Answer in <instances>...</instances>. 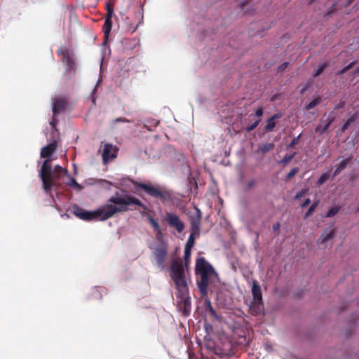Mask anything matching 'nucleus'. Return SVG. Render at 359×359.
Returning <instances> with one entry per match:
<instances>
[{
  "instance_id": "nucleus-1",
  "label": "nucleus",
  "mask_w": 359,
  "mask_h": 359,
  "mask_svg": "<svg viewBox=\"0 0 359 359\" xmlns=\"http://www.w3.org/2000/svg\"><path fill=\"white\" fill-rule=\"evenodd\" d=\"M111 204L104 205L94 210H86L79 205L73 206V212L79 218L86 221H104L111 217L114 214L128 210L142 208L146 209L142 202L127 194H116L109 199Z\"/></svg>"
},
{
  "instance_id": "nucleus-2",
  "label": "nucleus",
  "mask_w": 359,
  "mask_h": 359,
  "mask_svg": "<svg viewBox=\"0 0 359 359\" xmlns=\"http://www.w3.org/2000/svg\"><path fill=\"white\" fill-rule=\"evenodd\" d=\"M195 271L196 273L200 276V279L197 280L199 292L202 296H205L208 294L209 280L217 276V273L203 257L196 259Z\"/></svg>"
},
{
  "instance_id": "nucleus-3",
  "label": "nucleus",
  "mask_w": 359,
  "mask_h": 359,
  "mask_svg": "<svg viewBox=\"0 0 359 359\" xmlns=\"http://www.w3.org/2000/svg\"><path fill=\"white\" fill-rule=\"evenodd\" d=\"M170 276L178 292L185 294L189 289L185 269L181 259H172L170 266Z\"/></svg>"
},
{
  "instance_id": "nucleus-4",
  "label": "nucleus",
  "mask_w": 359,
  "mask_h": 359,
  "mask_svg": "<svg viewBox=\"0 0 359 359\" xmlns=\"http://www.w3.org/2000/svg\"><path fill=\"white\" fill-rule=\"evenodd\" d=\"M154 232L156 234V238L159 241V244L154 248V255L158 266L163 270L165 268V261L168 256V243L163 240V235L160 226H153Z\"/></svg>"
},
{
  "instance_id": "nucleus-5",
  "label": "nucleus",
  "mask_w": 359,
  "mask_h": 359,
  "mask_svg": "<svg viewBox=\"0 0 359 359\" xmlns=\"http://www.w3.org/2000/svg\"><path fill=\"white\" fill-rule=\"evenodd\" d=\"M39 176L42 180L43 188L46 193L50 192L54 184V177L50 164V159H46L39 170Z\"/></svg>"
},
{
  "instance_id": "nucleus-6",
  "label": "nucleus",
  "mask_w": 359,
  "mask_h": 359,
  "mask_svg": "<svg viewBox=\"0 0 359 359\" xmlns=\"http://www.w3.org/2000/svg\"><path fill=\"white\" fill-rule=\"evenodd\" d=\"M57 54L61 57L62 61L66 65V72H75V55L67 47L62 46L57 50Z\"/></svg>"
},
{
  "instance_id": "nucleus-7",
  "label": "nucleus",
  "mask_w": 359,
  "mask_h": 359,
  "mask_svg": "<svg viewBox=\"0 0 359 359\" xmlns=\"http://www.w3.org/2000/svg\"><path fill=\"white\" fill-rule=\"evenodd\" d=\"M57 54L61 57L62 61L66 65V72H75V55L67 47L62 46L57 50Z\"/></svg>"
},
{
  "instance_id": "nucleus-8",
  "label": "nucleus",
  "mask_w": 359,
  "mask_h": 359,
  "mask_svg": "<svg viewBox=\"0 0 359 359\" xmlns=\"http://www.w3.org/2000/svg\"><path fill=\"white\" fill-rule=\"evenodd\" d=\"M57 54L61 57L62 61L66 65V72H75V55L67 47L62 46L57 50Z\"/></svg>"
},
{
  "instance_id": "nucleus-9",
  "label": "nucleus",
  "mask_w": 359,
  "mask_h": 359,
  "mask_svg": "<svg viewBox=\"0 0 359 359\" xmlns=\"http://www.w3.org/2000/svg\"><path fill=\"white\" fill-rule=\"evenodd\" d=\"M177 297L180 299L177 303L180 311L184 316H189L191 308L189 289H187V292L185 294H182L181 292H177Z\"/></svg>"
},
{
  "instance_id": "nucleus-10",
  "label": "nucleus",
  "mask_w": 359,
  "mask_h": 359,
  "mask_svg": "<svg viewBox=\"0 0 359 359\" xmlns=\"http://www.w3.org/2000/svg\"><path fill=\"white\" fill-rule=\"evenodd\" d=\"M118 151V148L112 144L107 143L104 145L102 151V160L104 164L108 163L109 161H113L116 158Z\"/></svg>"
},
{
  "instance_id": "nucleus-11",
  "label": "nucleus",
  "mask_w": 359,
  "mask_h": 359,
  "mask_svg": "<svg viewBox=\"0 0 359 359\" xmlns=\"http://www.w3.org/2000/svg\"><path fill=\"white\" fill-rule=\"evenodd\" d=\"M67 105V100L65 98L56 97L54 100L53 106V121H50V125L53 128L55 127V117L65 110Z\"/></svg>"
},
{
  "instance_id": "nucleus-12",
  "label": "nucleus",
  "mask_w": 359,
  "mask_h": 359,
  "mask_svg": "<svg viewBox=\"0 0 359 359\" xmlns=\"http://www.w3.org/2000/svg\"><path fill=\"white\" fill-rule=\"evenodd\" d=\"M161 221L167 224H183L177 215L168 212L162 216Z\"/></svg>"
},
{
  "instance_id": "nucleus-13",
  "label": "nucleus",
  "mask_w": 359,
  "mask_h": 359,
  "mask_svg": "<svg viewBox=\"0 0 359 359\" xmlns=\"http://www.w3.org/2000/svg\"><path fill=\"white\" fill-rule=\"evenodd\" d=\"M57 148V143L52 142L43 147L41 151V157L46 159H50L52 154L55 152Z\"/></svg>"
},
{
  "instance_id": "nucleus-14",
  "label": "nucleus",
  "mask_w": 359,
  "mask_h": 359,
  "mask_svg": "<svg viewBox=\"0 0 359 359\" xmlns=\"http://www.w3.org/2000/svg\"><path fill=\"white\" fill-rule=\"evenodd\" d=\"M236 346L233 344V343L230 341H227L223 345V348L222 349V352L217 353L218 355H225V356H231L235 353Z\"/></svg>"
},
{
  "instance_id": "nucleus-15",
  "label": "nucleus",
  "mask_w": 359,
  "mask_h": 359,
  "mask_svg": "<svg viewBox=\"0 0 359 359\" xmlns=\"http://www.w3.org/2000/svg\"><path fill=\"white\" fill-rule=\"evenodd\" d=\"M171 193L165 188L160 187L154 198L159 200L162 203H166L171 201Z\"/></svg>"
},
{
  "instance_id": "nucleus-16",
  "label": "nucleus",
  "mask_w": 359,
  "mask_h": 359,
  "mask_svg": "<svg viewBox=\"0 0 359 359\" xmlns=\"http://www.w3.org/2000/svg\"><path fill=\"white\" fill-rule=\"evenodd\" d=\"M138 187H140L142 190H144L148 195L153 198H155V196L157 194V192L159 191L160 189L159 187L149 185L144 183L138 184Z\"/></svg>"
},
{
  "instance_id": "nucleus-17",
  "label": "nucleus",
  "mask_w": 359,
  "mask_h": 359,
  "mask_svg": "<svg viewBox=\"0 0 359 359\" xmlns=\"http://www.w3.org/2000/svg\"><path fill=\"white\" fill-rule=\"evenodd\" d=\"M191 233L189 236V238L185 245V248H192L194 245L195 243V235H199V226H191Z\"/></svg>"
},
{
  "instance_id": "nucleus-18",
  "label": "nucleus",
  "mask_w": 359,
  "mask_h": 359,
  "mask_svg": "<svg viewBox=\"0 0 359 359\" xmlns=\"http://www.w3.org/2000/svg\"><path fill=\"white\" fill-rule=\"evenodd\" d=\"M249 310L253 316L259 314L263 310V302L253 300L250 305Z\"/></svg>"
},
{
  "instance_id": "nucleus-19",
  "label": "nucleus",
  "mask_w": 359,
  "mask_h": 359,
  "mask_svg": "<svg viewBox=\"0 0 359 359\" xmlns=\"http://www.w3.org/2000/svg\"><path fill=\"white\" fill-rule=\"evenodd\" d=\"M335 234L334 230L330 228L326 229V230L323 233L320 238L318 239V243L320 244H324L330 239H332Z\"/></svg>"
},
{
  "instance_id": "nucleus-20",
  "label": "nucleus",
  "mask_w": 359,
  "mask_h": 359,
  "mask_svg": "<svg viewBox=\"0 0 359 359\" xmlns=\"http://www.w3.org/2000/svg\"><path fill=\"white\" fill-rule=\"evenodd\" d=\"M252 296H253V300H255L257 302V301L263 302L262 290H261L260 286L258 285V283L256 280H255L253 282L252 287Z\"/></svg>"
},
{
  "instance_id": "nucleus-21",
  "label": "nucleus",
  "mask_w": 359,
  "mask_h": 359,
  "mask_svg": "<svg viewBox=\"0 0 359 359\" xmlns=\"http://www.w3.org/2000/svg\"><path fill=\"white\" fill-rule=\"evenodd\" d=\"M282 117V114L280 113L276 114L270 117L267 121L266 125L265 126L266 131H272L276 126L275 120L278 119Z\"/></svg>"
},
{
  "instance_id": "nucleus-22",
  "label": "nucleus",
  "mask_w": 359,
  "mask_h": 359,
  "mask_svg": "<svg viewBox=\"0 0 359 359\" xmlns=\"http://www.w3.org/2000/svg\"><path fill=\"white\" fill-rule=\"evenodd\" d=\"M351 157H348L341 161L333 173V177L339 174L343 170H344L347 165L351 162Z\"/></svg>"
},
{
  "instance_id": "nucleus-23",
  "label": "nucleus",
  "mask_w": 359,
  "mask_h": 359,
  "mask_svg": "<svg viewBox=\"0 0 359 359\" xmlns=\"http://www.w3.org/2000/svg\"><path fill=\"white\" fill-rule=\"evenodd\" d=\"M334 117L329 116L325 121L326 123L325 124V126H323V127H321L320 126H317L316 128V131L318 132L320 134L325 133L329 128L330 126L334 122Z\"/></svg>"
},
{
  "instance_id": "nucleus-24",
  "label": "nucleus",
  "mask_w": 359,
  "mask_h": 359,
  "mask_svg": "<svg viewBox=\"0 0 359 359\" xmlns=\"http://www.w3.org/2000/svg\"><path fill=\"white\" fill-rule=\"evenodd\" d=\"M111 27H112L111 18H105L104 23L102 27V31L104 34V38L106 39L108 38V36L111 32Z\"/></svg>"
},
{
  "instance_id": "nucleus-25",
  "label": "nucleus",
  "mask_w": 359,
  "mask_h": 359,
  "mask_svg": "<svg viewBox=\"0 0 359 359\" xmlns=\"http://www.w3.org/2000/svg\"><path fill=\"white\" fill-rule=\"evenodd\" d=\"M67 170L64 169L62 167H61L59 165H57L54 167L53 170V174L54 177V180H57L62 175H67Z\"/></svg>"
},
{
  "instance_id": "nucleus-26",
  "label": "nucleus",
  "mask_w": 359,
  "mask_h": 359,
  "mask_svg": "<svg viewBox=\"0 0 359 359\" xmlns=\"http://www.w3.org/2000/svg\"><path fill=\"white\" fill-rule=\"evenodd\" d=\"M67 184L73 189L76 190L78 191H80L83 189V187L79 184L76 182V180L73 177H69V182H67Z\"/></svg>"
},
{
  "instance_id": "nucleus-27",
  "label": "nucleus",
  "mask_w": 359,
  "mask_h": 359,
  "mask_svg": "<svg viewBox=\"0 0 359 359\" xmlns=\"http://www.w3.org/2000/svg\"><path fill=\"white\" fill-rule=\"evenodd\" d=\"M329 65H330V64L328 62H324V63L320 64L318 67V69L315 71V72L313 74V77H317L319 75H320L323 72V71L327 67H329Z\"/></svg>"
},
{
  "instance_id": "nucleus-28",
  "label": "nucleus",
  "mask_w": 359,
  "mask_h": 359,
  "mask_svg": "<svg viewBox=\"0 0 359 359\" xmlns=\"http://www.w3.org/2000/svg\"><path fill=\"white\" fill-rule=\"evenodd\" d=\"M320 102H321V98L318 97L314 99L313 100H312L311 102H310L305 107V109L306 110H310V109H313V107H315L316 106L318 105Z\"/></svg>"
},
{
  "instance_id": "nucleus-29",
  "label": "nucleus",
  "mask_w": 359,
  "mask_h": 359,
  "mask_svg": "<svg viewBox=\"0 0 359 359\" xmlns=\"http://www.w3.org/2000/svg\"><path fill=\"white\" fill-rule=\"evenodd\" d=\"M274 147L273 143H267L260 147L259 149L262 153L265 154L273 149Z\"/></svg>"
},
{
  "instance_id": "nucleus-30",
  "label": "nucleus",
  "mask_w": 359,
  "mask_h": 359,
  "mask_svg": "<svg viewBox=\"0 0 359 359\" xmlns=\"http://www.w3.org/2000/svg\"><path fill=\"white\" fill-rule=\"evenodd\" d=\"M339 210H340V207L334 206L327 211V214L325 215V217H332L339 212Z\"/></svg>"
},
{
  "instance_id": "nucleus-31",
  "label": "nucleus",
  "mask_w": 359,
  "mask_h": 359,
  "mask_svg": "<svg viewBox=\"0 0 359 359\" xmlns=\"http://www.w3.org/2000/svg\"><path fill=\"white\" fill-rule=\"evenodd\" d=\"M297 153L294 152L292 154L286 155L283 157L282 160L280 161L279 163H282L283 165L287 164L289 162H290L294 157L296 156Z\"/></svg>"
},
{
  "instance_id": "nucleus-32",
  "label": "nucleus",
  "mask_w": 359,
  "mask_h": 359,
  "mask_svg": "<svg viewBox=\"0 0 359 359\" xmlns=\"http://www.w3.org/2000/svg\"><path fill=\"white\" fill-rule=\"evenodd\" d=\"M106 9H107V18H112L113 14H114V9L113 6L111 4H107L106 5Z\"/></svg>"
},
{
  "instance_id": "nucleus-33",
  "label": "nucleus",
  "mask_w": 359,
  "mask_h": 359,
  "mask_svg": "<svg viewBox=\"0 0 359 359\" xmlns=\"http://www.w3.org/2000/svg\"><path fill=\"white\" fill-rule=\"evenodd\" d=\"M329 176L330 175L327 172L322 174L318 180V185H322L323 183H325L328 180Z\"/></svg>"
},
{
  "instance_id": "nucleus-34",
  "label": "nucleus",
  "mask_w": 359,
  "mask_h": 359,
  "mask_svg": "<svg viewBox=\"0 0 359 359\" xmlns=\"http://www.w3.org/2000/svg\"><path fill=\"white\" fill-rule=\"evenodd\" d=\"M355 64V62L353 61L351 62H350L348 65H346V67H344L342 69H341L338 73L337 74L338 75H341V74H344V73H346V72H348L349 69H351Z\"/></svg>"
},
{
  "instance_id": "nucleus-35",
  "label": "nucleus",
  "mask_w": 359,
  "mask_h": 359,
  "mask_svg": "<svg viewBox=\"0 0 359 359\" xmlns=\"http://www.w3.org/2000/svg\"><path fill=\"white\" fill-rule=\"evenodd\" d=\"M298 168H292L290 172L286 175L285 177V181H289L290 179H292L298 172H299Z\"/></svg>"
},
{
  "instance_id": "nucleus-36",
  "label": "nucleus",
  "mask_w": 359,
  "mask_h": 359,
  "mask_svg": "<svg viewBox=\"0 0 359 359\" xmlns=\"http://www.w3.org/2000/svg\"><path fill=\"white\" fill-rule=\"evenodd\" d=\"M261 121V119L259 118L257 119V121H255L252 124H251L250 126H247L246 128H245V130L247 132H251L254 129H255L257 126L259 125V122Z\"/></svg>"
},
{
  "instance_id": "nucleus-37",
  "label": "nucleus",
  "mask_w": 359,
  "mask_h": 359,
  "mask_svg": "<svg viewBox=\"0 0 359 359\" xmlns=\"http://www.w3.org/2000/svg\"><path fill=\"white\" fill-rule=\"evenodd\" d=\"M318 205V201H315L313 202V203L309 207L306 214V216H309L310 215H311L313 211L316 210V208H317Z\"/></svg>"
},
{
  "instance_id": "nucleus-38",
  "label": "nucleus",
  "mask_w": 359,
  "mask_h": 359,
  "mask_svg": "<svg viewBox=\"0 0 359 359\" xmlns=\"http://www.w3.org/2000/svg\"><path fill=\"white\" fill-rule=\"evenodd\" d=\"M301 135H302L300 134L297 137H294L293 140L290 142V143L287 145V149L293 148L294 147H295L297 144Z\"/></svg>"
},
{
  "instance_id": "nucleus-39",
  "label": "nucleus",
  "mask_w": 359,
  "mask_h": 359,
  "mask_svg": "<svg viewBox=\"0 0 359 359\" xmlns=\"http://www.w3.org/2000/svg\"><path fill=\"white\" fill-rule=\"evenodd\" d=\"M207 304H208V307L210 313L211 314L212 316L217 318V313H216L215 310L212 308L210 302L208 301Z\"/></svg>"
},
{
  "instance_id": "nucleus-40",
  "label": "nucleus",
  "mask_w": 359,
  "mask_h": 359,
  "mask_svg": "<svg viewBox=\"0 0 359 359\" xmlns=\"http://www.w3.org/2000/svg\"><path fill=\"white\" fill-rule=\"evenodd\" d=\"M256 184H257V182H256L255 180H254V179L250 180L246 183L247 189L249 190V189H252L253 187H255L256 186Z\"/></svg>"
},
{
  "instance_id": "nucleus-41",
  "label": "nucleus",
  "mask_w": 359,
  "mask_h": 359,
  "mask_svg": "<svg viewBox=\"0 0 359 359\" xmlns=\"http://www.w3.org/2000/svg\"><path fill=\"white\" fill-rule=\"evenodd\" d=\"M194 212L197 215V218L196 219H193L191 221V224L192 225L198 224L199 223V219L201 217L200 212L198 209H195Z\"/></svg>"
},
{
  "instance_id": "nucleus-42",
  "label": "nucleus",
  "mask_w": 359,
  "mask_h": 359,
  "mask_svg": "<svg viewBox=\"0 0 359 359\" xmlns=\"http://www.w3.org/2000/svg\"><path fill=\"white\" fill-rule=\"evenodd\" d=\"M358 117V113H354L350 118H348L346 121L347 123H348L349 125H351L352 123H353Z\"/></svg>"
},
{
  "instance_id": "nucleus-43",
  "label": "nucleus",
  "mask_w": 359,
  "mask_h": 359,
  "mask_svg": "<svg viewBox=\"0 0 359 359\" xmlns=\"http://www.w3.org/2000/svg\"><path fill=\"white\" fill-rule=\"evenodd\" d=\"M288 66V62H285L282 63L278 67V72H283L285 70Z\"/></svg>"
},
{
  "instance_id": "nucleus-44",
  "label": "nucleus",
  "mask_w": 359,
  "mask_h": 359,
  "mask_svg": "<svg viewBox=\"0 0 359 359\" xmlns=\"http://www.w3.org/2000/svg\"><path fill=\"white\" fill-rule=\"evenodd\" d=\"M114 122L115 123H116V122L130 123V121L126 118L119 117V118H116L114 120Z\"/></svg>"
},
{
  "instance_id": "nucleus-45",
  "label": "nucleus",
  "mask_w": 359,
  "mask_h": 359,
  "mask_svg": "<svg viewBox=\"0 0 359 359\" xmlns=\"http://www.w3.org/2000/svg\"><path fill=\"white\" fill-rule=\"evenodd\" d=\"M191 250V248H184V259H187L190 257Z\"/></svg>"
},
{
  "instance_id": "nucleus-46",
  "label": "nucleus",
  "mask_w": 359,
  "mask_h": 359,
  "mask_svg": "<svg viewBox=\"0 0 359 359\" xmlns=\"http://www.w3.org/2000/svg\"><path fill=\"white\" fill-rule=\"evenodd\" d=\"M306 192V189H302L301 191L298 192L296 196H295V198L296 199H299L300 198H302Z\"/></svg>"
},
{
  "instance_id": "nucleus-47",
  "label": "nucleus",
  "mask_w": 359,
  "mask_h": 359,
  "mask_svg": "<svg viewBox=\"0 0 359 359\" xmlns=\"http://www.w3.org/2000/svg\"><path fill=\"white\" fill-rule=\"evenodd\" d=\"M263 115V109L259 108L256 110L255 116L257 117H261Z\"/></svg>"
},
{
  "instance_id": "nucleus-48",
  "label": "nucleus",
  "mask_w": 359,
  "mask_h": 359,
  "mask_svg": "<svg viewBox=\"0 0 359 359\" xmlns=\"http://www.w3.org/2000/svg\"><path fill=\"white\" fill-rule=\"evenodd\" d=\"M345 105L344 101H340L335 107L334 109H339L341 108H343Z\"/></svg>"
},
{
  "instance_id": "nucleus-49",
  "label": "nucleus",
  "mask_w": 359,
  "mask_h": 359,
  "mask_svg": "<svg viewBox=\"0 0 359 359\" xmlns=\"http://www.w3.org/2000/svg\"><path fill=\"white\" fill-rule=\"evenodd\" d=\"M350 126V125L348 124V123H347V122L346 121V122L343 124V126H342V127H341V131L342 133L345 132V131L347 130V128H348V126Z\"/></svg>"
},
{
  "instance_id": "nucleus-50",
  "label": "nucleus",
  "mask_w": 359,
  "mask_h": 359,
  "mask_svg": "<svg viewBox=\"0 0 359 359\" xmlns=\"http://www.w3.org/2000/svg\"><path fill=\"white\" fill-rule=\"evenodd\" d=\"M310 203H311V200L309 198H306L302 204V208H305V207L308 206Z\"/></svg>"
},
{
  "instance_id": "nucleus-51",
  "label": "nucleus",
  "mask_w": 359,
  "mask_h": 359,
  "mask_svg": "<svg viewBox=\"0 0 359 359\" xmlns=\"http://www.w3.org/2000/svg\"><path fill=\"white\" fill-rule=\"evenodd\" d=\"M175 226L176 227L177 230L179 232H181L184 230L185 226Z\"/></svg>"
},
{
  "instance_id": "nucleus-52",
  "label": "nucleus",
  "mask_w": 359,
  "mask_h": 359,
  "mask_svg": "<svg viewBox=\"0 0 359 359\" xmlns=\"http://www.w3.org/2000/svg\"><path fill=\"white\" fill-rule=\"evenodd\" d=\"M353 1V0H347L345 3L344 6L347 7V6H350Z\"/></svg>"
},
{
  "instance_id": "nucleus-53",
  "label": "nucleus",
  "mask_w": 359,
  "mask_h": 359,
  "mask_svg": "<svg viewBox=\"0 0 359 359\" xmlns=\"http://www.w3.org/2000/svg\"><path fill=\"white\" fill-rule=\"evenodd\" d=\"M280 226H273V230L274 232H277L279 231Z\"/></svg>"
},
{
  "instance_id": "nucleus-54",
  "label": "nucleus",
  "mask_w": 359,
  "mask_h": 359,
  "mask_svg": "<svg viewBox=\"0 0 359 359\" xmlns=\"http://www.w3.org/2000/svg\"><path fill=\"white\" fill-rule=\"evenodd\" d=\"M354 74H359V67L354 71Z\"/></svg>"
},
{
  "instance_id": "nucleus-55",
  "label": "nucleus",
  "mask_w": 359,
  "mask_h": 359,
  "mask_svg": "<svg viewBox=\"0 0 359 359\" xmlns=\"http://www.w3.org/2000/svg\"><path fill=\"white\" fill-rule=\"evenodd\" d=\"M151 224H154V225L158 224V223L156 221H154L153 219H151Z\"/></svg>"
},
{
  "instance_id": "nucleus-56",
  "label": "nucleus",
  "mask_w": 359,
  "mask_h": 359,
  "mask_svg": "<svg viewBox=\"0 0 359 359\" xmlns=\"http://www.w3.org/2000/svg\"><path fill=\"white\" fill-rule=\"evenodd\" d=\"M245 6V3H243V4H241V7H243V8Z\"/></svg>"
},
{
  "instance_id": "nucleus-57",
  "label": "nucleus",
  "mask_w": 359,
  "mask_h": 359,
  "mask_svg": "<svg viewBox=\"0 0 359 359\" xmlns=\"http://www.w3.org/2000/svg\"><path fill=\"white\" fill-rule=\"evenodd\" d=\"M313 0H310L309 4H311V2L313 1Z\"/></svg>"
}]
</instances>
